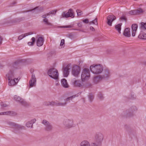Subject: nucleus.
<instances>
[{"label": "nucleus", "instance_id": "f257e3e1", "mask_svg": "<svg viewBox=\"0 0 146 146\" xmlns=\"http://www.w3.org/2000/svg\"><path fill=\"white\" fill-rule=\"evenodd\" d=\"M90 70L93 74H98L101 73L103 70V66L100 64H93L90 68Z\"/></svg>", "mask_w": 146, "mask_h": 146}, {"label": "nucleus", "instance_id": "f03ea898", "mask_svg": "<svg viewBox=\"0 0 146 146\" xmlns=\"http://www.w3.org/2000/svg\"><path fill=\"white\" fill-rule=\"evenodd\" d=\"M90 76V73L89 69L86 68L84 69L81 75L82 81V82L86 81L89 79Z\"/></svg>", "mask_w": 146, "mask_h": 146}, {"label": "nucleus", "instance_id": "7ed1b4c3", "mask_svg": "<svg viewBox=\"0 0 146 146\" xmlns=\"http://www.w3.org/2000/svg\"><path fill=\"white\" fill-rule=\"evenodd\" d=\"M47 73L51 78L56 80L58 79L59 74L58 70L56 69L50 68L48 70Z\"/></svg>", "mask_w": 146, "mask_h": 146}, {"label": "nucleus", "instance_id": "20e7f679", "mask_svg": "<svg viewBox=\"0 0 146 146\" xmlns=\"http://www.w3.org/2000/svg\"><path fill=\"white\" fill-rule=\"evenodd\" d=\"M132 108L126 110L124 111L122 113V115L125 117H130L133 115V111L137 110V108L135 106H133Z\"/></svg>", "mask_w": 146, "mask_h": 146}, {"label": "nucleus", "instance_id": "39448f33", "mask_svg": "<svg viewBox=\"0 0 146 146\" xmlns=\"http://www.w3.org/2000/svg\"><path fill=\"white\" fill-rule=\"evenodd\" d=\"M66 104L67 103L66 102L62 103L57 100L52 101L50 102H46L45 103V105L46 106L50 105L55 106H66Z\"/></svg>", "mask_w": 146, "mask_h": 146}, {"label": "nucleus", "instance_id": "423d86ee", "mask_svg": "<svg viewBox=\"0 0 146 146\" xmlns=\"http://www.w3.org/2000/svg\"><path fill=\"white\" fill-rule=\"evenodd\" d=\"M74 17V14L73 10L71 9H70L67 12H63L61 15L60 16V18H68L71 17L73 18Z\"/></svg>", "mask_w": 146, "mask_h": 146}, {"label": "nucleus", "instance_id": "0eeeda50", "mask_svg": "<svg viewBox=\"0 0 146 146\" xmlns=\"http://www.w3.org/2000/svg\"><path fill=\"white\" fill-rule=\"evenodd\" d=\"M80 71V68L79 66L76 65H74L73 66L72 74L75 77H78Z\"/></svg>", "mask_w": 146, "mask_h": 146}, {"label": "nucleus", "instance_id": "6e6552de", "mask_svg": "<svg viewBox=\"0 0 146 146\" xmlns=\"http://www.w3.org/2000/svg\"><path fill=\"white\" fill-rule=\"evenodd\" d=\"M63 124L66 128H69L74 126L73 121L71 119H65L63 122Z\"/></svg>", "mask_w": 146, "mask_h": 146}, {"label": "nucleus", "instance_id": "1a4fd4ad", "mask_svg": "<svg viewBox=\"0 0 146 146\" xmlns=\"http://www.w3.org/2000/svg\"><path fill=\"white\" fill-rule=\"evenodd\" d=\"M13 98L15 101L23 106H25L27 105V103L24 99L17 95H15L13 97Z\"/></svg>", "mask_w": 146, "mask_h": 146}, {"label": "nucleus", "instance_id": "9d476101", "mask_svg": "<svg viewBox=\"0 0 146 146\" xmlns=\"http://www.w3.org/2000/svg\"><path fill=\"white\" fill-rule=\"evenodd\" d=\"M42 123L45 126V129L46 130L50 131L52 129V127L51 124L47 120H43L42 122Z\"/></svg>", "mask_w": 146, "mask_h": 146}, {"label": "nucleus", "instance_id": "9b49d317", "mask_svg": "<svg viewBox=\"0 0 146 146\" xmlns=\"http://www.w3.org/2000/svg\"><path fill=\"white\" fill-rule=\"evenodd\" d=\"M95 139L96 142L101 144L104 139L103 135L100 133H96L95 136Z\"/></svg>", "mask_w": 146, "mask_h": 146}, {"label": "nucleus", "instance_id": "f8f14e48", "mask_svg": "<svg viewBox=\"0 0 146 146\" xmlns=\"http://www.w3.org/2000/svg\"><path fill=\"white\" fill-rule=\"evenodd\" d=\"M71 68V64H68L66 66L64 67L63 68V76L67 77L69 74V70Z\"/></svg>", "mask_w": 146, "mask_h": 146}, {"label": "nucleus", "instance_id": "ddd939ff", "mask_svg": "<svg viewBox=\"0 0 146 146\" xmlns=\"http://www.w3.org/2000/svg\"><path fill=\"white\" fill-rule=\"evenodd\" d=\"M20 79V78L18 77L17 78H10V80H8V85L9 86H13L17 84L19 80Z\"/></svg>", "mask_w": 146, "mask_h": 146}, {"label": "nucleus", "instance_id": "4468645a", "mask_svg": "<svg viewBox=\"0 0 146 146\" xmlns=\"http://www.w3.org/2000/svg\"><path fill=\"white\" fill-rule=\"evenodd\" d=\"M9 69V71L6 75V78L8 79V80H10V78H15L16 76L15 72L13 70L11 69V68L10 67Z\"/></svg>", "mask_w": 146, "mask_h": 146}, {"label": "nucleus", "instance_id": "2eb2a0df", "mask_svg": "<svg viewBox=\"0 0 146 146\" xmlns=\"http://www.w3.org/2000/svg\"><path fill=\"white\" fill-rule=\"evenodd\" d=\"M8 124L12 127L13 128L15 129V130H19L22 129L24 127L23 126L18 124H16L14 123L9 122L8 123Z\"/></svg>", "mask_w": 146, "mask_h": 146}, {"label": "nucleus", "instance_id": "dca6fc26", "mask_svg": "<svg viewBox=\"0 0 146 146\" xmlns=\"http://www.w3.org/2000/svg\"><path fill=\"white\" fill-rule=\"evenodd\" d=\"M116 19V17L113 15H109L107 18V24L110 26L112 25V22Z\"/></svg>", "mask_w": 146, "mask_h": 146}, {"label": "nucleus", "instance_id": "f3484780", "mask_svg": "<svg viewBox=\"0 0 146 146\" xmlns=\"http://www.w3.org/2000/svg\"><path fill=\"white\" fill-rule=\"evenodd\" d=\"M110 76L111 73L110 71L108 69H106L104 70V74L101 76L102 79H108Z\"/></svg>", "mask_w": 146, "mask_h": 146}, {"label": "nucleus", "instance_id": "a211bd4d", "mask_svg": "<svg viewBox=\"0 0 146 146\" xmlns=\"http://www.w3.org/2000/svg\"><path fill=\"white\" fill-rule=\"evenodd\" d=\"M71 83L75 87H81L82 86V85L79 80H76L75 78L73 79L72 80Z\"/></svg>", "mask_w": 146, "mask_h": 146}, {"label": "nucleus", "instance_id": "6ab92c4d", "mask_svg": "<svg viewBox=\"0 0 146 146\" xmlns=\"http://www.w3.org/2000/svg\"><path fill=\"white\" fill-rule=\"evenodd\" d=\"M36 83V79L35 75L33 74L31 78L29 81L30 86L32 87L35 86Z\"/></svg>", "mask_w": 146, "mask_h": 146}, {"label": "nucleus", "instance_id": "aec40b11", "mask_svg": "<svg viewBox=\"0 0 146 146\" xmlns=\"http://www.w3.org/2000/svg\"><path fill=\"white\" fill-rule=\"evenodd\" d=\"M44 38L42 37H39L36 40V45L38 46H41L43 44Z\"/></svg>", "mask_w": 146, "mask_h": 146}, {"label": "nucleus", "instance_id": "412c9836", "mask_svg": "<svg viewBox=\"0 0 146 146\" xmlns=\"http://www.w3.org/2000/svg\"><path fill=\"white\" fill-rule=\"evenodd\" d=\"M131 27L132 30V35L133 36H134L135 35V32L137 30L138 26L136 24H133L132 25Z\"/></svg>", "mask_w": 146, "mask_h": 146}, {"label": "nucleus", "instance_id": "4be33fe9", "mask_svg": "<svg viewBox=\"0 0 146 146\" xmlns=\"http://www.w3.org/2000/svg\"><path fill=\"white\" fill-rule=\"evenodd\" d=\"M102 79V78L101 76L99 75L96 76L94 77L93 82L95 84H97Z\"/></svg>", "mask_w": 146, "mask_h": 146}, {"label": "nucleus", "instance_id": "5701e85b", "mask_svg": "<svg viewBox=\"0 0 146 146\" xmlns=\"http://www.w3.org/2000/svg\"><path fill=\"white\" fill-rule=\"evenodd\" d=\"M61 84L62 86L64 88H68L69 87L67 80L64 78L61 80Z\"/></svg>", "mask_w": 146, "mask_h": 146}, {"label": "nucleus", "instance_id": "b1692460", "mask_svg": "<svg viewBox=\"0 0 146 146\" xmlns=\"http://www.w3.org/2000/svg\"><path fill=\"white\" fill-rule=\"evenodd\" d=\"M123 34L126 37H130L131 36V33L129 28H126L124 30Z\"/></svg>", "mask_w": 146, "mask_h": 146}, {"label": "nucleus", "instance_id": "393cba45", "mask_svg": "<svg viewBox=\"0 0 146 146\" xmlns=\"http://www.w3.org/2000/svg\"><path fill=\"white\" fill-rule=\"evenodd\" d=\"M33 34L32 32H29L27 33H25V34H23L20 36H19L18 37V39L19 40H21L23 38L25 37V36H27L29 35H32Z\"/></svg>", "mask_w": 146, "mask_h": 146}, {"label": "nucleus", "instance_id": "a878e982", "mask_svg": "<svg viewBox=\"0 0 146 146\" xmlns=\"http://www.w3.org/2000/svg\"><path fill=\"white\" fill-rule=\"evenodd\" d=\"M138 38L141 39H146V33L142 31L138 36Z\"/></svg>", "mask_w": 146, "mask_h": 146}, {"label": "nucleus", "instance_id": "bb28decb", "mask_svg": "<svg viewBox=\"0 0 146 146\" xmlns=\"http://www.w3.org/2000/svg\"><path fill=\"white\" fill-rule=\"evenodd\" d=\"M80 146H90V143L87 141L84 140L81 142Z\"/></svg>", "mask_w": 146, "mask_h": 146}, {"label": "nucleus", "instance_id": "cd10ccee", "mask_svg": "<svg viewBox=\"0 0 146 146\" xmlns=\"http://www.w3.org/2000/svg\"><path fill=\"white\" fill-rule=\"evenodd\" d=\"M121 23L115 25V28L116 30L118 32L119 34L121 33Z\"/></svg>", "mask_w": 146, "mask_h": 146}, {"label": "nucleus", "instance_id": "c85d7f7f", "mask_svg": "<svg viewBox=\"0 0 146 146\" xmlns=\"http://www.w3.org/2000/svg\"><path fill=\"white\" fill-rule=\"evenodd\" d=\"M43 21L46 25L50 26L52 25V24L48 22V19H44L43 20Z\"/></svg>", "mask_w": 146, "mask_h": 146}, {"label": "nucleus", "instance_id": "c756f323", "mask_svg": "<svg viewBox=\"0 0 146 146\" xmlns=\"http://www.w3.org/2000/svg\"><path fill=\"white\" fill-rule=\"evenodd\" d=\"M140 28L142 29H146V23L142 22L140 24Z\"/></svg>", "mask_w": 146, "mask_h": 146}, {"label": "nucleus", "instance_id": "7c9ffc66", "mask_svg": "<svg viewBox=\"0 0 146 146\" xmlns=\"http://www.w3.org/2000/svg\"><path fill=\"white\" fill-rule=\"evenodd\" d=\"M90 24H93L96 25H97L98 24L97 21V19H96L93 21H92L89 22Z\"/></svg>", "mask_w": 146, "mask_h": 146}, {"label": "nucleus", "instance_id": "2f4dec72", "mask_svg": "<svg viewBox=\"0 0 146 146\" xmlns=\"http://www.w3.org/2000/svg\"><path fill=\"white\" fill-rule=\"evenodd\" d=\"M75 96L76 95H73L68 97L66 99V101L67 102H68L70 100H72L73 98L75 97Z\"/></svg>", "mask_w": 146, "mask_h": 146}, {"label": "nucleus", "instance_id": "473e14b6", "mask_svg": "<svg viewBox=\"0 0 146 146\" xmlns=\"http://www.w3.org/2000/svg\"><path fill=\"white\" fill-rule=\"evenodd\" d=\"M26 126L29 128H32L33 127V124L30 121H29L26 123Z\"/></svg>", "mask_w": 146, "mask_h": 146}, {"label": "nucleus", "instance_id": "72a5a7b5", "mask_svg": "<svg viewBox=\"0 0 146 146\" xmlns=\"http://www.w3.org/2000/svg\"><path fill=\"white\" fill-rule=\"evenodd\" d=\"M137 14H140L143 13L144 11L141 9L139 8V9L136 10Z\"/></svg>", "mask_w": 146, "mask_h": 146}, {"label": "nucleus", "instance_id": "f704fd0d", "mask_svg": "<svg viewBox=\"0 0 146 146\" xmlns=\"http://www.w3.org/2000/svg\"><path fill=\"white\" fill-rule=\"evenodd\" d=\"M129 13L131 15H137L136 10H131L129 12Z\"/></svg>", "mask_w": 146, "mask_h": 146}, {"label": "nucleus", "instance_id": "c9c22d12", "mask_svg": "<svg viewBox=\"0 0 146 146\" xmlns=\"http://www.w3.org/2000/svg\"><path fill=\"white\" fill-rule=\"evenodd\" d=\"M36 9H37L39 11H41V10H43V7H36L33 10H30L28 11H27V12L32 11L33 10H34Z\"/></svg>", "mask_w": 146, "mask_h": 146}, {"label": "nucleus", "instance_id": "e433bc0d", "mask_svg": "<svg viewBox=\"0 0 146 146\" xmlns=\"http://www.w3.org/2000/svg\"><path fill=\"white\" fill-rule=\"evenodd\" d=\"M98 97L100 100H102L104 98V97L102 94L101 93H99L98 94Z\"/></svg>", "mask_w": 146, "mask_h": 146}, {"label": "nucleus", "instance_id": "4c0bfd02", "mask_svg": "<svg viewBox=\"0 0 146 146\" xmlns=\"http://www.w3.org/2000/svg\"><path fill=\"white\" fill-rule=\"evenodd\" d=\"M64 42L65 41L64 39H62L61 40V42L60 44V46L63 48L65 46Z\"/></svg>", "mask_w": 146, "mask_h": 146}, {"label": "nucleus", "instance_id": "58836bf2", "mask_svg": "<svg viewBox=\"0 0 146 146\" xmlns=\"http://www.w3.org/2000/svg\"><path fill=\"white\" fill-rule=\"evenodd\" d=\"M101 144H99L98 142H93L92 143L91 146H100Z\"/></svg>", "mask_w": 146, "mask_h": 146}, {"label": "nucleus", "instance_id": "ea45409f", "mask_svg": "<svg viewBox=\"0 0 146 146\" xmlns=\"http://www.w3.org/2000/svg\"><path fill=\"white\" fill-rule=\"evenodd\" d=\"M11 112L10 111L6 112H1L0 113V115H9L10 114Z\"/></svg>", "mask_w": 146, "mask_h": 146}, {"label": "nucleus", "instance_id": "a19ab883", "mask_svg": "<svg viewBox=\"0 0 146 146\" xmlns=\"http://www.w3.org/2000/svg\"><path fill=\"white\" fill-rule=\"evenodd\" d=\"M89 98L91 102H92L94 99V96L93 95L90 94L89 95Z\"/></svg>", "mask_w": 146, "mask_h": 146}, {"label": "nucleus", "instance_id": "79ce46f5", "mask_svg": "<svg viewBox=\"0 0 146 146\" xmlns=\"http://www.w3.org/2000/svg\"><path fill=\"white\" fill-rule=\"evenodd\" d=\"M56 11H55L54 10L50 12L49 13L50 14H53L54 15L56 14Z\"/></svg>", "mask_w": 146, "mask_h": 146}, {"label": "nucleus", "instance_id": "37998d69", "mask_svg": "<svg viewBox=\"0 0 146 146\" xmlns=\"http://www.w3.org/2000/svg\"><path fill=\"white\" fill-rule=\"evenodd\" d=\"M72 27L71 25H68L64 26H61L60 28H71Z\"/></svg>", "mask_w": 146, "mask_h": 146}, {"label": "nucleus", "instance_id": "c03bdc74", "mask_svg": "<svg viewBox=\"0 0 146 146\" xmlns=\"http://www.w3.org/2000/svg\"><path fill=\"white\" fill-rule=\"evenodd\" d=\"M36 121V120L35 119H33L30 121L31 123L33 125V124L34 123H35V122Z\"/></svg>", "mask_w": 146, "mask_h": 146}, {"label": "nucleus", "instance_id": "a18cd8bd", "mask_svg": "<svg viewBox=\"0 0 146 146\" xmlns=\"http://www.w3.org/2000/svg\"><path fill=\"white\" fill-rule=\"evenodd\" d=\"M83 22L85 23H89V21L88 19H86L83 20Z\"/></svg>", "mask_w": 146, "mask_h": 146}, {"label": "nucleus", "instance_id": "49530a36", "mask_svg": "<svg viewBox=\"0 0 146 146\" xmlns=\"http://www.w3.org/2000/svg\"><path fill=\"white\" fill-rule=\"evenodd\" d=\"M1 105L2 107H6L8 106V105L5 103H2L1 104Z\"/></svg>", "mask_w": 146, "mask_h": 146}, {"label": "nucleus", "instance_id": "de8ad7c7", "mask_svg": "<svg viewBox=\"0 0 146 146\" xmlns=\"http://www.w3.org/2000/svg\"><path fill=\"white\" fill-rule=\"evenodd\" d=\"M78 26L79 27H82V23H80L78 24Z\"/></svg>", "mask_w": 146, "mask_h": 146}, {"label": "nucleus", "instance_id": "09e8293b", "mask_svg": "<svg viewBox=\"0 0 146 146\" xmlns=\"http://www.w3.org/2000/svg\"><path fill=\"white\" fill-rule=\"evenodd\" d=\"M55 85L56 86H58L60 85V84L58 81H56L55 82Z\"/></svg>", "mask_w": 146, "mask_h": 146}, {"label": "nucleus", "instance_id": "8fccbe9b", "mask_svg": "<svg viewBox=\"0 0 146 146\" xmlns=\"http://www.w3.org/2000/svg\"><path fill=\"white\" fill-rule=\"evenodd\" d=\"M28 44L29 46H33L34 44L33 43V42H28Z\"/></svg>", "mask_w": 146, "mask_h": 146}, {"label": "nucleus", "instance_id": "3c124183", "mask_svg": "<svg viewBox=\"0 0 146 146\" xmlns=\"http://www.w3.org/2000/svg\"><path fill=\"white\" fill-rule=\"evenodd\" d=\"M3 38L2 37L0 36V45L2 44Z\"/></svg>", "mask_w": 146, "mask_h": 146}, {"label": "nucleus", "instance_id": "603ef678", "mask_svg": "<svg viewBox=\"0 0 146 146\" xmlns=\"http://www.w3.org/2000/svg\"><path fill=\"white\" fill-rule=\"evenodd\" d=\"M11 22H12V23H17V21L16 19H14V20H12Z\"/></svg>", "mask_w": 146, "mask_h": 146}, {"label": "nucleus", "instance_id": "864d4df0", "mask_svg": "<svg viewBox=\"0 0 146 146\" xmlns=\"http://www.w3.org/2000/svg\"><path fill=\"white\" fill-rule=\"evenodd\" d=\"M31 40H32V42H33V43L34 44L35 42V38L34 37H32L31 38Z\"/></svg>", "mask_w": 146, "mask_h": 146}, {"label": "nucleus", "instance_id": "5fc2aeb1", "mask_svg": "<svg viewBox=\"0 0 146 146\" xmlns=\"http://www.w3.org/2000/svg\"><path fill=\"white\" fill-rule=\"evenodd\" d=\"M90 30L92 31H95L94 29L93 28V27L92 26L90 27Z\"/></svg>", "mask_w": 146, "mask_h": 146}, {"label": "nucleus", "instance_id": "6e6d98bb", "mask_svg": "<svg viewBox=\"0 0 146 146\" xmlns=\"http://www.w3.org/2000/svg\"><path fill=\"white\" fill-rule=\"evenodd\" d=\"M79 11V10H76V11L77 13V15H80L81 14V12H78V11Z\"/></svg>", "mask_w": 146, "mask_h": 146}, {"label": "nucleus", "instance_id": "4d7b16f0", "mask_svg": "<svg viewBox=\"0 0 146 146\" xmlns=\"http://www.w3.org/2000/svg\"><path fill=\"white\" fill-rule=\"evenodd\" d=\"M120 19L121 20H125V17H124V16L122 17H121Z\"/></svg>", "mask_w": 146, "mask_h": 146}, {"label": "nucleus", "instance_id": "13d9d810", "mask_svg": "<svg viewBox=\"0 0 146 146\" xmlns=\"http://www.w3.org/2000/svg\"><path fill=\"white\" fill-rule=\"evenodd\" d=\"M42 17L43 18H44V19H46V17H47L45 14L42 15Z\"/></svg>", "mask_w": 146, "mask_h": 146}, {"label": "nucleus", "instance_id": "bf43d9fd", "mask_svg": "<svg viewBox=\"0 0 146 146\" xmlns=\"http://www.w3.org/2000/svg\"><path fill=\"white\" fill-rule=\"evenodd\" d=\"M45 15H46V16L47 17V16L49 15L50 14L49 13V12L48 13L46 14Z\"/></svg>", "mask_w": 146, "mask_h": 146}, {"label": "nucleus", "instance_id": "052dcab7", "mask_svg": "<svg viewBox=\"0 0 146 146\" xmlns=\"http://www.w3.org/2000/svg\"><path fill=\"white\" fill-rule=\"evenodd\" d=\"M13 4H15L16 3L15 2H13Z\"/></svg>", "mask_w": 146, "mask_h": 146}, {"label": "nucleus", "instance_id": "680f3d73", "mask_svg": "<svg viewBox=\"0 0 146 146\" xmlns=\"http://www.w3.org/2000/svg\"><path fill=\"white\" fill-rule=\"evenodd\" d=\"M76 30L77 31L79 30H78V29H76Z\"/></svg>", "mask_w": 146, "mask_h": 146}]
</instances>
